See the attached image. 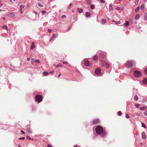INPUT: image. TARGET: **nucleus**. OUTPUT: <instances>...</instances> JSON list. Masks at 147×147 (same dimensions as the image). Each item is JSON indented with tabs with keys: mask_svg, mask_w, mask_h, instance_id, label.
Here are the masks:
<instances>
[{
	"mask_svg": "<svg viewBox=\"0 0 147 147\" xmlns=\"http://www.w3.org/2000/svg\"><path fill=\"white\" fill-rule=\"evenodd\" d=\"M99 57L100 65H103L105 55L101 52L99 51L98 53Z\"/></svg>",
	"mask_w": 147,
	"mask_h": 147,
	"instance_id": "nucleus-1",
	"label": "nucleus"
},
{
	"mask_svg": "<svg viewBox=\"0 0 147 147\" xmlns=\"http://www.w3.org/2000/svg\"><path fill=\"white\" fill-rule=\"evenodd\" d=\"M103 129L100 126H98L96 128V132L98 134H101L103 132Z\"/></svg>",
	"mask_w": 147,
	"mask_h": 147,
	"instance_id": "nucleus-2",
	"label": "nucleus"
},
{
	"mask_svg": "<svg viewBox=\"0 0 147 147\" xmlns=\"http://www.w3.org/2000/svg\"><path fill=\"white\" fill-rule=\"evenodd\" d=\"M127 65L128 67L130 68L132 67L133 63L131 61H128L127 62Z\"/></svg>",
	"mask_w": 147,
	"mask_h": 147,
	"instance_id": "nucleus-3",
	"label": "nucleus"
},
{
	"mask_svg": "<svg viewBox=\"0 0 147 147\" xmlns=\"http://www.w3.org/2000/svg\"><path fill=\"white\" fill-rule=\"evenodd\" d=\"M95 73L97 75H100L101 74V69L99 68H97L95 70Z\"/></svg>",
	"mask_w": 147,
	"mask_h": 147,
	"instance_id": "nucleus-4",
	"label": "nucleus"
},
{
	"mask_svg": "<svg viewBox=\"0 0 147 147\" xmlns=\"http://www.w3.org/2000/svg\"><path fill=\"white\" fill-rule=\"evenodd\" d=\"M141 75V72L138 71H135L134 72V75L136 77H139Z\"/></svg>",
	"mask_w": 147,
	"mask_h": 147,
	"instance_id": "nucleus-5",
	"label": "nucleus"
},
{
	"mask_svg": "<svg viewBox=\"0 0 147 147\" xmlns=\"http://www.w3.org/2000/svg\"><path fill=\"white\" fill-rule=\"evenodd\" d=\"M43 98L40 95L37 94V102H40L42 101Z\"/></svg>",
	"mask_w": 147,
	"mask_h": 147,
	"instance_id": "nucleus-6",
	"label": "nucleus"
},
{
	"mask_svg": "<svg viewBox=\"0 0 147 147\" xmlns=\"http://www.w3.org/2000/svg\"><path fill=\"white\" fill-rule=\"evenodd\" d=\"M84 63L85 65L86 66H88L89 65V62L87 59H84L83 60Z\"/></svg>",
	"mask_w": 147,
	"mask_h": 147,
	"instance_id": "nucleus-7",
	"label": "nucleus"
},
{
	"mask_svg": "<svg viewBox=\"0 0 147 147\" xmlns=\"http://www.w3.org/2000/svg\"><path fill=\"white\" fill-rule=\"evenodd\" d=\"M104 63L103 65H100L102 66H105L106 68H109L110 66V64L108 62H106L105 61H104Z\"/></svg>",
	"mask_w": 147,
	"mask_h": 147,
	"instance_id": "nucleus-8",
	"label": "nucleus"
},
{
	"mask_svg": "<svg viewBox=\"0 0 147 147\" xmlns=\"http://www.w3.org/2000/svg\"><path fill=\"white\" fill-rule=\"evenodd\" d=\"M92 121L94 125L98 124L100 122L99 121L98 119H94Z\"/></svg>",
	"mask_w": 147,
	"mask_h": 147,
	"instance_id": "nucleus-9",
	"label": "nucleus"
},
{
	"mask_svg": "<svg viewBox=\"0 0 147 147\" xmlns=\"http://www.w3.org/2000/svg\"><path fill=\"white\" fill-rule=\"evenodd\" d=\"M98 57L96 55H94L93 57V59L95 62H96L98 61Z\"/></svg>",
	"mask_w": 147,
	"mask_h": 147,
	"instance_id": "nucleus-10",
	"label": "nucleus"
},
{
	"mask_svg": "<svg viewBox=\"0 0 147 147\" xmlns=\"http://www.w3.org/2000/svg\"><path fill=\"white\" fill-rule=\"evenodd\" d=\"M142 138L143 139H145L146 138V136L144 132L142 133Z\"/></svg>",
	"mask_w": 147,
	"mask_h": 147,
	"instance_id": "nucleus-11",
	"label": "nucleus"
},
{
	"mask_svg": "<svg viewBox=\"0 0 147 147\" xmlns=\"http://www.w3.org/2000/svg\"><path fill=\"white\" fill-rule=\"evenodd\" d=\"M35 47V46H34V42H32V44L31 47H30V49H33Z\"/></svg>",
	"mask_w": 147,
	"mask_h": 147,
	"instance_id": "nucleus-12",
	"label": "nucleus"
},
{
	"mask_svg": "<svg viewBox=\"0 0 147 147\" xmlns=\"http://www.w3.org/2000/svg\"><path fill=\"white\" fill-rule=\"evenodd\" d=\"M77 10L78 11V12L80 13H82L83 11V10L81 8H78L77 9Z\"/></svg>",
	"mask_w": 147,
	"mask_h": 147,
	"instance_id": "nucleus-13",
	"label": "nucleus"
},
{
	"mask_svg": "<svg viewBox=\"0 0 147 147\" xmlns=\"http://www.w3.org/2000/svg\"><path fill=\"white\" fill-rule=\"evenodd\" d=\"M9 17H13L15 16V15L14 13L11 12L9 14Z\"/></svg>",
	"mask_w": 147,
	"mask_h": 147,
	"instance_id": "nucleus-14",
	"label": "nucleus"
},
{
	"mask_svg": "<svg viewBox=\"0 0 147 147\" xmlns=\"http://www.w3.org/2000/svg\"><path fill=\"white\" fill-rule=\"evenodd\" d=\"M85 15L88 18L90 16V14L89 12H86L85 13Z\"/></svg>",
	"mask_w": 147,
	"mask_h": 147,
	"instance_id": "nucleus-15",
	"label": "nucleus"
},
{
	"mask_svg": "<svg viewBox=\"0 0 147 147\" xmlns=\"http://www.w3.org/2000/svg\"><path fill=\"white\" fill-rule=\"evenodd\" d=\"M56 36V35L55 34H54L52 36H51V37L50 38V41H51L52 40H53L55 37Z\"/></svg>",
	"mask_w": 147,
	"mask_h": 147,
	"instance_id": "nucleus-16",
	"label": "nucleus"
},
{
	"mask_svg": "<svg viewBox=\"0 0 147 147\" xmlns=\"http://www.w3.org/2000/svg\"><path fill=\"white\" fill-rule=\"evenodd\" d=\"M115 9L117 10H123V8L122 7H115Z\"/></svg>",
	"mask_w": 147,
	"mask_h": 147,
	"instance_id": "nucleus-17",
	"label": "nucleus"
},
{
	"mask_svg": "<svg viewBox=\"0 0 147 147\" xmlns=\"http://www.w3.org/2000/svg\"><path fill=\"white\" fill-rule=\"evenodd\" d=\"M113 5L112 4H111L109 5V9L111 11H112L113 10Z\"/></svg>",
	"mask_w": 147,
	"mask_h": 147,
	"instance_id": "nucleus-18",
	"label": "nucleus"
},
{
	"mask_svg": "<svg viewBox=\"0 0 147 147\" xmlns=\"http://www.w3.org/2000/svg\"><path fill=\"white\" fill-rule=\"evenodd\" d=\"M140 8L141 9L143 10L144 9V4H142L140 7Z\"/></svg>",
	"mask_w": 147,
	"mask_h": 147,
	"instance_id": "nucleus-19",
	"label": "nucleus"
},
{
	"mask_svg": "<svg viewBox=\"0 0 147 147\" xmlns=\"http://www.w3.org/2000/svg\"><path fill=\"white\" fill-rule=\"evenodd\" d=\"M129 22L127 21H126L125 24V26H126L127 27L129 26Z\"/></svg>",
	"mask_w": 147,
	"mask_h": 147,
	"instance_id": "nucleus-20",
	"label": "nucleus"
},
{
	"mask_svg": "<svg viewBox=\"0 0 147 147\" xmlns=\"http://www.w3.org/2000/svg\"><path fill=\"white\" fill-rule=\"evenodd\" d=\"M143 82L144 84H147V79H144L143 81Z\"/></svg>",
	"mask_w": 147,
	"mask_h": 147,
	"instance_id": "nucleus-21",
	"label": "nucleus"
},
{
	"mask_svg": "<svg viewBox=\"0 0 147 147\" xmlns=\"http://www.w3.org/2000/svg\"><path fill=\"white\" fill-rule=\"evenodd\" d=\"M140 15L139 14H137L135 16V18H139L140 17Z\"/></svg>",
	"mask_w": 147,
	"mask_h": 147,
	"instance_id": "nucleus-22",
	"label": "nucleus"
},
{
	"mask_svg": "<svg viewBox=\"0 0 147 147\" xmlns=\"http://www.w3.org/2000/svg\"><path fill=\"white\" fill-rule=\"evenodd\" d=\"M25 5H23V4H22V5H20V9H22L24 8V7Z\"/></svg>",
	"mask_w": 147,
	"mask_h": 147,
	"instance_id": "nucleus-23",
	"label": "nucleus"
},
{
	"mask_svg": "<svg viewBox=\"0 0 147 147\" xmlns=\"http://www.w3.org/2000/svg\"><path fill=\"white\" fill-rule=\"evenodd\" d=\"M102 133V137L105 136L106 135V133L105 132H103V131Z\"/></svg>",
	"mask_w": 147,
	"mask_h": 147,
	"instance_id": "nucleus-24",
	"label": "nucleus"
},
{
	"mask_svg": "<svg viewBox=\"0 0 147 147\" xmlns=\"http://www.w3.org/2000/svg\"><path fill=\"white\" fill-rule=\"evenodd\" d=\"M95 6L93 4H92L90 6V8L91 9H94Z\"/></svg>",
	"mask_w": 147,
	"mask_h": 147,
	"instance_id": "nucleus-25",
	"label": "nucleus"
},
{
	"mask_svg": "<svg viewBox=\"0 0 147 147\" xmlns=\"http://www.w3.org/2000/svg\"><path fill=\"white\" fill-rule=\"evenodd\" d=\"M140 9V8L139 7H137L135 10V11L136 12H138Z\"/></svg>",
	"mask_w": 147,
	"mask_h": 147,
	"instance_id": "nucleus-26",
	"label": "nucleus"
},
{
	"mask_svg": "<svg viewBox=\"0 0 147 147\" xmlns=\"http://www.w3.org/2000/svg\"><path fill=\"white\" fill-rule=\"evenodd\" d=\"M102 22L103 23H105L106 22V20L105 19H102Z\"/></svg>",
	"mask_w": 147,
	"mask_h": 147,
	"instance_id": "nucleus-27",
	"label": "nucleus"
},
{
	"mask_svg": "<svg viewBox=\"0 0 147 147\" xmlns=\"http://www.w3.org/2000/svg\"><path fill=\"white\" fill-rule=\"evenodd\" d=\"M27 131L30 133H31L32 132L31 130L29 127L27 128Z\"/></svg>",
	"mask_w": 147,
	"mask_h": 147,
	"instance_id": "nucleus-28",
	"label": "nucleus"
},
{
	"mask_svg": "<svg viewBox=\"0 0 147 147\" xmlns=\"http://www.w3.org/2000/svg\"><path fill=\"white\" fill-rule=\"evenodd\" d=\"M41 13L43 15H45V14L46 13V11L45 10H42L41 11Z\"/></svg>",
	"mask_w": 147,
	"mask_h": 147,
	"instance_id": "nucleus-29",
	"label": "nucleus"
},
{
	"mask_svg": "<svg viewBox=\"0 0 147 147\" xmlns=\"http://www.w3.org/2000/svg\"><path fill=\"white\" fill-rule=\"evenodd\" d=\"M134 99L136 100L137 101L138 100V97L137 96H135L134 98Z\"/></svg>",
	"mask_w": 147,
	"mask_h": 147,
	"instance_id": "nucleus-30",
	"label": "nucleus"
},
{
	"mask_svg": "<svg viewBox=\"0 0 147 147\" xmlns=\"http://www.w3.org/2000/svg\"><path fill=\"white\" fill-rule=\"evenodd\" d=\"M48 74H49L48 73L46 72H44L43 73V75H44V76H45L48 75Z\"/></svg>",
	"mask_w": 147,
	"mask_h": 147,
	"instance_id": "nucleus-31",
	"label": "nucleus"
},
{
	"mask_svg": "<svg viewBox=\"0 0 147 147\" xmlns=\"http://www.w3.org/2000/svg\"><path fill=\"white\" fill-rule=\"evenodd\" d=\"M3 28L5 29H6L7 30H8V28H7V27L6 26H3Z\"/></svg>",
	"mask_w": 147,
	"mask_h": 147,
	"instance_id": "nucleus-32",
	"label": "nucleus"
},
{
	"mask_svg": "<svg viewBox=\"0 0 147 147\" xmlns=\"http://www.w3.org/2000/svg\"><path fill=\"white\" fill-rule=\"evenodd\" d=\"M146 108L145 107H142L140 108V109L141 111H143L145 110L146 109Z\"/></svg>",
	"mask_w": 147,
	"mask_h": 147,
	"instance_id": "nucleus-33",
	"label": "nucleus"
},
{
	"mask_svg": "<svg viewBox=\"0 0 147 147\" xmlns=\"http://www.w3.org/2000/svg\"><path fill=\"white\" fill-rule=\"evenodd\" d=\"M72 5V3H70V4L68 6V8H67V9H70V7Z\"/></svg>",
	"mask_w": 147,
	"mask_h": 147,
	"instance_id": "nucleus-34",
	"label": "nucleus"
},
{
	"mask_svg": "<svg viewBox=\"0 0 147 147\" xmlns=\"http://www.w3.org/2000/svg\"><path fill=\"white\" fill-rule=\"evenodd\" d=\"M38 6L40 7H43V5L41 3H38Z\"/></svg>",
	"mask_w": 147,
	"mask_h": 147,
	"instance_id": "nucleus-35",
	"label": "nucleus"
},
{
	"mask_svg": "<svg viewBox=\"0 0 147 147\" xmlns=\"http://www.w3.org/2000/svg\"><path fill=\"white\" fill-rule=\"evenodd\" d=\"M87 3L88 4H90L91 3V2L90 1L88 0L87 1Z\"/></svg>",
	"mask_w": 147,
	"mask_h": 147,
	"instance_id": "nucleus-36",
	"label": "nucleus"
},
{
	"mask_svg": "<svg viewBox=\"0 0 147 147\" xmlns=\"http://www.w3.org/2000/svg\"><path fill=\"white\" fill-rule=\"evenodd\" d=\"M142 127H144L145 128H146V125H145L144 123H142Z\"/></svg>",
	"mask_w": 147,
	"mask_h": 147,
	"instance_id": "nucleus-37",
	"label": "nucleus"
},
{
	"mask_svg": "<svg viewBox=\"0 0 147 147\" xmlns=\"http://www.w3.org/2000/svg\"><path fill=\"white\" fill-rule=\"evenodd\" d=\"M125 117L127 118H129V117L127 114H126L125 115Z\"/></svg>",
	"mask_w": 147,
	"mask_h": 147,
	"instance_id": "nucleus-38",
	"label": "nucleus"
},
{
	"mask_svg": "<svg viewBox=\"0 0 147 147\" xmlns=\"http://www.w3.org/2000/svg\"><path fill=\"white\" fill-rule=\"evenodd\" d=\"M144 114L146 115H147V110H146L144 112Z\"/></svg>",
	"mask_w": 147,
	"mask_h": 147,
	"instance_id": "nucleus-39",
	"label": "nucleus"
},
{
	"mask_svg": "<svg viewBox=\"0 0 147 147\" xmlns=\"http://www.w3.org/2000/svg\"><path fill=\"white\" fill-rule=\"evenodd\" d=\"M100 1L102 3H104L105 2L104 0H100Z\"/></svg>",
	"mask_w": 147,
	"mask_h": 147,
	"instance_id": "nucleus-40",
	"label": "nucleus"
},
{
	"mask_svg": "<svg viewBox=\"0 0 147 147\" xmlns=\"http://www.w3.org/2000/svg\"><path fill=\"white\" fill-rule=\"evenodd\" d=\"M118 113L119 116H120L122 114L121 112L120 111H119Z\"/></svg>",
	"mask_w": 147,
	"mask_h": 147,
	"instance_id": "nucleus-41",
	"label": "nucleus"
},
{
	"mask_svg": "<svg viewBox=\"0 0 147 147\" xmlns=\"http://www.w3.org/2000/svg\"><path fill=\"white\" fill-rule=\"evenodd\" d=\"M144 72L145 74H147V68L145 69Z\"/></svg>",
	"mask_w": 147,
	"mask_h": 147,
	"instance_id": "nucleus-42",
	"label": "nucleus"
},
{
	"mask_svg": "<svg viewBox=\"0 0 147 147\" xmlns=\"http://www.w3.org/2000/svg\"><path fill=\"white\" fill-rule=\"evenodd\" d=\"M100 18V16H98L96 15L95 16V18Z\"/></svg>",
	"mask_w": 147,
	"mask_h": 147,
	"instance_id": "nucleus-43",
	"label": "nucleus"
},
{
	"mask_svg": "<svg viewBox=\"0 0 147 147\" xmlns=\"http://www.w3.org/2000/svg\"><path fill=\"white\" fill-rule=\"evenodd\" d=\"M135 106L136 107L138 108L139 107L140 105L139 104H136V105H135Z\"/></svg>",
	"mask_w": 147,
	"mask_h": 147,
	"instance_id": "nucleus-44",
	"label": "nucleus"
},
{
	"mask_svg": "<svg viewBox=\"0 0 147 147\" xmlns=\"http://www.w3.org/2000/svg\"><path fill=\"white\" fill-rule=\"evenodd\" d=\"M63 64H68V62L67 61H64L63 62Z\"/></svg>",
	"mask_w": 147,
	"mask_h": 147,
	"instance_id": "nucleus-45",
	"label": "nucleus"
},
{
	"mask_svg": "<svg viewBox=\"0 0 147 147\" xmlns=\"http://www.w3.org/2000/svg\"><path fill=\"white\" fill-rule=\"evenodd\" d=\"M62 66V65H57L56 66L57 67H61Z\"/></svg>",
	"mask_w": 147,
	"mask_h": 147,
	"instance_id": "nucleus-46",
	"label": "nucleus"
},
{
	"mask_svg": "<svg viewBox=\"0 0 147 147\" xmlns=\"http://www.w3.org/2000/svg\"><path fill=\"white\" fill-rule=\"evenodd\" d=\"M48 31L49 32V33H50L52 31V30L51 29H49L48 30Z\"/></svg>",
	"mask_w": 147,
	"mask_h": 147,
	"instance_id": "nucleus-47",
	"label": "nucleus"
},
{
	"mask_svg": "<svg viewBox=\"0 0 147 147\" xmlns=\"http://www.w3.org/2000/svg\"><path fill=\"white\" fill-rule=\"evenodd\" d=\"M66 16L64 15H63L62 16L61 18H66Z\"/></svg>",
	"mask_w": 147,
	"mask_h": 147,
	"instance_id": "nucleus-48",
	"label": "nucleus"
},
{
	"mask_svg": "<svg viewBox=\"0 0 147 147\" xmlns=\"http://www.w3.org/2000/svg\"><path fill=\"white\" fill-rule=\"evenodd\" d=\"M47 147H53V146L49 144L47 146Z\"/></svg>",
	"mask_w": 147,
	"mask_h": 147,
	"instance_id": "nucleus-49",
	"label": "nucleus"
},
{
	"mask_svg": "<svg viewBox=\"0 0 147 147\" xmlns=\"http://www.w3.org/2000/svg\"><path fill=\"white\" fill-rule=\"evenodd\" d=\"M25 139L24 137H22V138H20L19 139L20 140H24Z\"/></svg>",
	"mask_w": 147,
	"mask_h": 147,
	"instance_id": "nucleus-50",
	"label": "nucleus"
},
{
	"mask_svg": "<svg viewBox=\"0 0 147 147\" xmlns=\"http://www.w3.org/2000/svg\"><path fill=\"white\" fill-rule=\"evenodd\" d=\"M139 1V0H136V4L137 3H138Z\"/></svg>",
	"mask_w": 147,
	"mask_h": 147,
	"instance_id": "nucleus-51",
	"label": "nucleus"
},
{
	"mask_svg": "<svg viewBox=\"0 0 147 147\" xmlns=\"http://www.w3.org/2000/svg\"><path fill=\"white\" fill-rule=\"evenodd\" d=\"M34 61V59L32 58V64L33 62Z\"/></svg>",
	"mask_w": 147,
	"mask_h": 147,
	"instance_id": "nucleus-52",
	"label": "nucleus"
},
{
	"mask_svg": "<svg viewBox=\"0 0 147 147\" xmlns=\"http://www.w3.org/2000/svg\"><path fill=\"white\" fill-rule=\"evenodd\" d=\"M21 132L22 133H23V134H25V132H24V131H23V130H21Z\"/></svg>",
	"mask_w": 147,
	"mask_h": 147,
	"instance_id": "nucleus-53",
	"label": "nucleus"
},
{
	"mask_svg": "<svg viewBox=\"0 0 147 147\" xmlns=\"http://www.w3.org/2000/svg\"><path fill=\"white\" fill-rule=\"evenodd\" d=\"M116 24H119L120 23L119 22H115Z\"/></svg>",
	"mask_w": 147,
	"mask_h": 147,
	"instance_id": "nucleus-54",
	"label": "nucleus"
},
{
	"mask_svg": "<svg viewBox=\"0 0 147 147\" xmlns=\"http://www.w3.org/2000/svg\"><path fill=\"white\" fill-rule=\"evenodd\" d=\"M20 9V13H22V9Z\"/></svg>",
	"mask_w": 147,
	"mask_h": 147,
	"instance_id": "nucleus-55",
	"label": "nucleus"
},
{
	"mask_svg": "<svg viewBox=\"0 0 147 147\" xmlns=\"http://www.w3.org/2000/svg\"><path fill=\"white\" fill-rule=\"evenodd\" d=\"M54 71H52L51 72H50L49 73H50V74H53V73H54Z\"/></svg>",
	"mask_w": 147,
	"mask_h": 147,
	"instance_id": "nucleus-56",
	"label": "nucleus"
},
{
	"mask_svg": "<svg viewBox=\"0 0 147 147\" xmlns=\"http://www.w3.org/2000/svg\"><path fill=\"white\" fill-rule=\"evenodd\" d=\"M30 58L29 57H28L27 58V60L28 61H29L30 60Z\"/></svg>",
	"mask_w": 147,
	"mask_h": 147,
	"instance_id": "nucleus-57",
	"label": "nucleus"
},
{
	"mask_svg": "<svg viewBox=\"0 0 147 147\" xmlns=\"http://www.w3.org/2000/svg\"><path fill=\"white\" fill-rule=\"evenodd\" d=\"M35 98L36 100L37 101V95L35 96Z\"/></svg>",
	"mask_w": 147,
	"mask_h": 147,
	"instance_id": "nucleus-58",
	"label": "nucleus"
},
{
	"mask_svg": "<svg viewBox=\"0 0 147 147\" xmlns=\"http://www.w3.org/2000/svg\"><path fill=\"white\" fill-rule=\"evenodd\" d=\"M132 20V19H130L129 21H130V22L131 23H132V22H131Z\"/></svg>",
	"mask_w": 147,
	"mask_h": 147,
	"instance_id": "nucleus-59",
	"label": "nucleus"
},
{
	"mask_svg": "<svg viewBox=\"0 0 147 147\" xmlns=\"http://www.w3.org/2000/svg\"><path fill=\"white\" fill-rule=\"evenodd\" d=\"M61 74H59L58 76V77L59 78L60 77V76H61Z\"/></svg>",
	"mask_w": 147,
	"mask_h": 147,
	"instance_id": "nucleus-60",
	"label": "nucleus"
},
{
	"mask_svg": "<svg viewBox=\"0 0 147 147\" xmlns=\"http://www.w3.org/2000/svg\"><path fill=\"white\" fill-rule=\"evenodd\" d=\"M3 4H0V7L2 6L3 5Z\"/></svg>",
	"mask_w": 147,
	"mask_h": 147,
	"instance_id": "nucleus-61",
	"label": "nucleus"
},
{
	"mask_svg": "<svg viewBox=\"0 0 147 147\" xmlns=\"http://www.w3.org/2000/svg\"><path fill=\"white\" fill-rule=\"evenodd\" d=\"M18 147H21V146L20 145H19L18 146Z\"/></svg>",
	"mask_w": 147,
	"mask_h": 147,
	"instance_id": "nucleus-62",
	"label": "nucleus"
},
{
	"mask_svg": "<svg viewBox=\"0 0 147 147\" xmlns=\"http://www.w3.org/2000/svg\"><path fill=\"white\" fill-rule=\"evenodd\" d=\"M34 13L35 14H36V13H37L36 12V11H34Z\"/></svg>",
	"mask_w": 147,
	"mask_h": 147,
	"instance_id": "nucleus-63",
	"label": "nucleus"
},
{
	"mask_svg": "<svg viewBox=\"0 0 147 147\" xmlns=\"http://www.w3.org/2000/svg\"><path fill=\"white\" fill-rule=\"evenodd\" d=\"M35 61L36 63H37V60H35Z\"/></svg>",
	"mask_w": 147,
	"mask_h": 147,
	"instance_id": "nucleus-64",
	"label": "nucleus"
}]
</instances>
